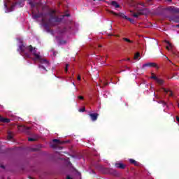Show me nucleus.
I'll use <instances>...</instances> for the list:
<instances>
[{
  "label": "nucleus",
  "instance_id": "1",
  "mask_svg": "<svg viewBox=\"0 0 179 179\" xmlns=\"http://www.w3.org/2000/svg\"><path fill=\"white\" fill-rule=\"evenodd\" d=\"M26 50L29 51V52H31L35 57V59L36 61H39L41 64L50 65V62H48L46 59L41 58L39 52H37V48L33 47L31 45L26 46V45L23 44V43H21V44L19 45V48H17V51H20L21 55H22V57L24 58H30V53L27 52Z\"/></svg>",
  "mask_w": 179,
  "mask_h": 179
},
{
  "label": "nucleus",
  "instance_id": "2",
  "mask_svg": "<svg viewBox=\"0 0 179 179\" xmlns=\"http://www.w3.org/2000/svg\"><path fill=\"white\" fill-rule=\"evenodd\" d=\"M38 17L42 18V23L43 24V26L48 33H52V30H51V28H50V26L51 24L49 21L47 20V15H43V13H38L36 14H34L33 13V19H38Z\"/></svg>",
  "mask_w": 179,
  "mask_h": 179
},
{
  "label": "nucleus",
  "instance_id": "3",
  "mask_svg": "<svg viewBox=\"0 0 179 179\" xmlns=\"http://www.w3.org/2000/svg\"><path fill=\"white\" fill-rule=\"evenodd\" d=\"M55 10H52L51 13H43V16H46V20L48 22H50L51 26H55V23H60V22H62V18H59L58 16L55 15Z\"/></svg>",
  "mask_w": 179,
  "mask_h": 179
},
{
  "label": "nucleus",
  "instance_id": "4",
  "mask_svg": "<svg viewBox=\"0 0 179 179\" xmlns=\"http://www.w3.org/2000/svg\"><path fill=\"white\" fill-rule=\"evenodd\" d=\"M137 13H134L132 14V16H134V17H139L141 15H146V13H148V8H146L140 9L139 7H137Z\"/></svg>",
  "mask_w": 179,
  "mask_h": 179
},
{
  "label": "nucleus",
  "instance_id": "5",
  "mask_svg": "<svg viewBox=\"0 0 179 179\" xmlns=\"http://www.w3.org/2000/svg\"><path fill=\"white\" fill-rule=\"evenodd\" d=\"M146 67L156 68V69H159V66L155 62H148L143 64L142 69H145Z\"/></svg>",
  "mask_w": 179,
  "mask_h": 179
},
{
  "label": "nucleus",
  "instance_id": "6",
  "mask_svg": "<svg viewBox=\"0 0 179 179\" xmlns=\"http://www.w3.org/2000/svg\"><path fill=\"white\" fill-rule=\"evenodd\" d=\"M23 2H24V0H17L15 3L12 4V6L8 10V12H12V10H13L16 5H19L20 8H22V6H23Z\"/></svg>",
  "mask_w": 179,
  "mask_h": 179
},
{
  "label": "nucleus",
  "instance_id": "7",
  "mask_svg": "<svg viewBox=\"0 0 179 179\" xmlns=\"http://www.w3.org/2000/svg\"><path fill=\"white\" fill-rule=\"evenodd\" d=\"M165 10H168L169 12H171V13H178V8L175 6H168L165 8Z\"/></svg>",
  "mask_w": 179,
  "mask_h": 179
},
{
  "label": "nucleus",
  "instance_id": "8",
  "mask_svg": "<svg viewBox=\"0 0 179 179\" xmlns=\"http://www.w3.org/2000/svg\"><path fill=\"white\" fill-rule=\"evenodd\" d=\"M115 167H116V169H120V170H124L125 169V167H127V165L121 162H116L115 164Z\"/></svg>",
  "mask_w": 179,
  "mask_h": 179
},
{
  "label": "nucleus",
  "instance_id": "9",
  "mask_svg": "<svg viewBox=\"0 0 179 179\" xmlns=\"http://www.w3.org/2000/svg\"><path fill=\"white\" fill-rule=\"evenodd\" d=\"M92 121H97V118H99V113H90L89 114Z\"/></svg>",
  "mask_w": 179,
  "mask_h": 179
},
{
  "label": "nucleus",
  "instance_id": "10",
  "mask_svg": "<svg viewBox=\"0 0 179 179\" xmlns=\"http://www.w3.org/2000/svg\"><path fill=\"white\" fill-rule=\"evenodd\" d=\"M110 13L115 16H119L120 17H122L123 19H128V17L122 13H116L114 11H110Z\"/></svg>",
  "mask_w": 179,
  "mask_h": 179
},
{
  "label": "nucleus",
  "instance_id": "11",
  "mask_svg": "<svg viewBox=\"0 0 179 179\" xmlns=\"http://www.w3.org/2000/svg\"><path fill=\"white\" fill-rule=\"evenodd\" d=\"M20 128H22V130L27 135H31L30 134V127H27L26 126H21Z\"/></svg>",
  "mask_w": 179,
  "mask_h": 179
},
{
  "label": "nucleus",
  "instance_id": "12",
  "mask_svg": "<svg viewBox=\"0 0 179 179\" xmlns=\"http://www.w3.org/2000/svg\"><path fill=\"white\" fill-rule=\"evenodd\" d=\"M122 41H125V43H127V47H131V44H134V41H131L128 38H123Z\"/></svg>",
  "mask_w": 179,
  "mask_h": 179
},
{
  "label": "nucleus",
  "instance_id": "13",
  "mask_svg": "<svg viewBox=\"0 0 179 179\" xmlns=\"http://www.w3.org/2000/svg\"><path fill=\"white\" fill-rule=\"evenodd\" d=\"M0 122H4L6 124H8V122H10V119L2 117V116H1L0 115Z\"/></svg>",
  "mask_w": 179,
  "mask_h": 179
},
{
  "label": "nucleus",
  "instance_id": "14",
  "mask_svg": "<svg viewBox=\"0 0 179 179\" xmlns=\"http://www.w3.org/2000/svg\"><path fill=\"white\" fill-rule=\"evenodd\" d=\"M52 142H54V143H57V145H64V143H68V141H61L58 139H53Z\"/></svg>",
  "mask_w": 179,
  "mask_h": 179
},
{
  "label": "nucleus",
  "instance_id": "15",
  "mask_svg": "<svg viewBox=\"0 0 179 179\" xmlns=\"http://www.w3.org/2000/svg\"><path fill=\"white\" fill-rule=\"evenodd\" d=\"M164 93H169V96L173 97L174 96V94L173 93V91H171L170 89H166V88H162Z\"/></svg>",
  "mask_w": 179,
  "mask_h": 179
},
{
  "label": "nucleus",
  "instance_id": "16",
  "mask_svg": "<svg viewBox=\"0 0 179 179\" xmlns=\"http://www.w3.org/2000/svg\"><path fill=\"white\" fill-rule=\"evenodd\" d=\"M129 163H131V164H134V166H139V162H136L135 159H129Z\"/></svg>",
  "mask_w": 179,
  "mask_h": 179
},
{
  "label": "nucleus",
  "instance_id": "17",
  "mask_svg": "<svg viewBox=\"0 0 179 179\" xmlns=\"http://www.w3.org/2000/svg\"><path fill=\"white\" fill-rule=\"evenodd\" d=\"M7 138L9 141H10L11 139H13V133L12 131H8Z\"/></svg>",
  "mask_w": 179,
  "mask_h": 179
},
{
  "label": "nucleus",
  "instance_id": "18",
  "mask_svg": "<svg viewBox=\"0 0 179 179\" xmlns=\"http://www.w3.org/2000/svg\"><path fill=\"white\" fill-rule=\"evenodd\" d=\"M111 5H112V6H114L115 8H120V4H118V3H117V1H111Z\"/></svg>",
  "mask_w": 179,
  "mask_h": 179
},
{
  "label": "nucleus",
  "instance_id": "19",
  "mask_svg": "<svg viewBox=\"0 0 179 179\" xmlns=\"http://www.w3.org/2000/svg\"><path fill=\"white\" fill-rule=\"evenodd\" d=\"M29 5L31 6V7L33 8H35V6H37V3H34L33 1H30L29 2Z\"/></svg>",
  "mask_w": 179,
  "mask_h": 179
},
{
  "label": "nucleus",
  "instance_id": "20",
  "mask_svg": "<svg viewBox=\"0 0 179 179\" xmlns=\"http://www.w3.org/2000/svg\"><path fill=\"white\" fill-rule=\"evenodd\" d=\"M156 82L158 83V85H163V83H164L163 80L159 78L157 79Z\"/></svg>",
  "mask_w": 179,
  "mask_h": 179
},
{
  "label": "nucleus",
  "instance_id": "21",
  "mask_svg": "<svg viewBox=\"0 0 179 179\" xmlns=\"http://www.w3.org/2000/svg\"><path fill=\"white\" fill-rule=\"evenodd\" d=\"M172 20H173V22H176V23H178V22H179V17H178V16L173 17L172 18Z\"/></svg>",
  "mask_w": 179,
  "mask_h": 179
},
{
  "label": "nucleus",
  "instance_id": "22",
  "mask_svg": "<svg viewBox=\"0 0 179 179\" xmlns=\"http://www.w3.org/2000/svg\"><path fill=\"white\" fill-rule=\"evenodd\" d=\"M141 57V53L136 52L134 55V59H138Z\"/></svg>",
  "mask_w": 179,
  "mask_h": 179
},
{
  "label": "nucleus",
  "instance_id": "23",
  "mask_svg": "<svg viewBox=\"0 0 179 179\" xmlns=\"http://www.w3.org/2000/svg\"><path fill=\"white\" fill-rule=\"evenodd\" d=\"M126 20H129V22H130V23H132L133 24H134V23H135V20H133V19H131L130 17H127V18H126Z\"/></svg>",
  "mask_w": 179,
  "mask_h": 179
},
{
  "label": "nucleus",
  "instance_id": "24",
  "mask_svg": "<svg viewBox=\"0 0 179 179\" xmlns=\"http://www.w3.org/2000/svg\"><path fill=\"white\" fill-rule=\"evenodd\" d=\"M139 5H141V6H143V8H146L145 3H142V2L137 3V6H139Z\"/></svg>",
  "mask_w": 179,
  "mask_h": 179
},
{
  "label": "nucleus",
  "instance_id": "25",
  "mask_svg": "<svg viewBox=\"0 0 179 179\" xmlns=\"http://www.w3.org/2000/svg\"><path fill=\"white\" fill-rule=\"evenodd\" d=\"M159 104H162V106H167V103L164 101H159Z\"/></svg>",
  "mask_w": 179,
  "mask_h": 179
},
{
  "label": "nucleus",
  "instance_id": "26",
  "mask_svg": "<svg viewBox=\"0 0 179 179\" xmlns=\"http://www.w3.org/2000/svg\"><path fill=\"white\" fill-rule=\"evenodd\" d=\"M78 111L80 113H85V111H86V108L83 107V108L79 109Z\"/></svg>",
  "mask_w": 179,
  "mask_h": 179
},
{
  "label": "nucleus",
  "instance_id": "27",
  "mask_svg": "<svg viewBox=\"0 0 179 179\" xmlns=\"http://www.w3.org/2000/svg\"><path fill=\"white\" fill-rule=\"evenodd\" d=\"M31 150L32 152H38V150H40V148H34Z\"/></svg>",
  "mask_w": 179,
  "mask_h": 179
},
{
  "label": "nucleus",
  "instance_id": "28",
  "mask_svg": "<svg viewBox=\"0 0 179 179\" xmlns=\"http://www.w3.org/2000/svg\"><path fill=\"white\" fill-rule=\"evenodd\" d=\"M175 67H173V71H179V67L178 66H176V64H173Z\"/></svg>",
  "mask_w": 179,
  "mask_h": 179
},
{
  "label": "nucleus",
  "instance_id": "29",
  "mask_svg": "<svg viewBox=\"0 0 179 179\" xmlns=\"http://www.w3.org/2000/svg\"><path fill=\"white\" fill-rule=\"evenodd\" d=\"M152 76H151V79H154V80H157V77L153 73H152Z\"/></svg>",
  "mask_w": 179,
  "mask_h": 179
},
{
  "label": "nucleus",
  "instance_id": "30",
  "mask_svg": "<svg viewBox=\"0 0 179 179\" xmlns=\"http://www.w3.org/2000/svg\"><path fill=\"white\" fill-rule=\"evenodd\" d=\"M28 141H29V142H34V141H36V138H29Z\"/></svg>",
  "mask_w": 179,
  "mask_h": 179
},
{
  "label": "nucleus",
  "instance_id": "31",
  "mask_svg": "<svg viewBox=\"0 0 179 179\" xmlns=\"http://www.w3.org/2000/svg\"><path fill=\"white\" fill-rule=\"evenodd\" d=\"M59 44H66V41L62 40L59 41Z\"/></svg>",
  "mask_w": 179,
  "mask_h": 179
},
{
  "label": "nucleus",
  "instance_id": "32",
  "mask_svg": "<svg viewBox=\"0 0 179 179\" xmlns=\"http://www.w3.org/2000/svg\"><path fill=\"white\" fill-rule=\"evenodd\" d=\"M69 66V64H66L65 72H68Z\"/></svg>",
  "mask_w": 179,
  "mask_h": 179
},
{
  "label": "nucleus",
  "instance_id": "33",
  "mask_svg": "<svg viewBox=\"0 0 179 179\" xmlns=\"http://www.w3.org/2000/svg\"><path fill=\"white\" fill-rule=\"evenodd\" d=\"M78 99H79L80 100H83L84 97L82 96H78Z\"/></svg>",
  "mask_w": 179,
  "mask_h": 179
},
{
  "label": "nucleus",
  "instance_id": "34",
  "mask_svg": "<svg viewBox=\"0 0 179 179\" xmlns=\"http://www.w3.org/2000/svg\"><path fill=\"white\" fill-rule=\"evenodd\" d=\"M65 16L67 17H69V16H71V15H69V14H66V15H63V17H65Z\"/></svg>",
  "mask_w": 179,
  "mask_h": 179
},
{
  "label": "nucleus",
  "instance_id": "35",
  "mask_svg": "<svg viewBox=\"0 0 179 179\" xmlns=\"http://www.w3.org/2000/svg\"><path fill=\"white\" fill-rule=\"evenodd\" d=\"M39 68H43L45 71V67L44 66H39Z\"/></svg>",
  "mask_w": 179,
  "mask_h": 179
},
{
  "label": "nucleus",
  "instance_id": "36",
  "mask_svg": "<svg viewBox=\"0 0 179 179\" xmlns=\"http://www.w3.org/2000/svg\"><path fill=\"white\" fill-rule=\"evenodd\" d=\"M77 79H78V80H81V78H80V76H78V77H77Z\"/></svg>",
  "mask_w": 179,
  "mask_h": 179
},
{
  "label": "nucleus",
  "instance_id": "37",
  "mask_svg": "<svg viewBox=\"0 0 179 179\" xmlns=\"http://www.w3.org/2000/svg\"><path fill=\"white\" fill-rule=\"evenodd\" d=\"M4 6L6 9H8V5H6V3H4Z\"/></svg>",
  "mask_w": 179,
  "mask_h": 179
},
{
  "label": "nucleus",
  "instance_id": "38",
  "mask_svg": "<svg viewBox=\"0 0 179 179\" xmlns=\"http://www.w3.org/2000/svg\"><path fill=\"white\" fill-rule=\"evenodd\" d=\"M176 121H177L178 122H179V117H178V116H176Z\"/></svg>",
  "mask_w": 179,
  "mask_h": 179
},
{
  "label": "nucleus",
  "instance_id": "39",
  "mask_svg": "<svg viewBox=\"0 0 179 179\" xmlns=\"http://www.w3.org/2000/svg\"><path fill=\"white\" fill-rule=\"evenodd\" d=\"M66 179H72L69 176H67Z\"/></svg>",
  "mask_w": 179,
  "mask_h": 179
},
{
  "label": "nucleus",
  "instance_id": "40",
  "mask_svg": "<svg viewBox=\"0 0 179 179\" xmlns=\"http://www.w3.org/2000/svg\"><path fill=\"white\" fill-rule=\"evenodd\" d=\"M72 85H73V86H74V87L76 86V85H75V83H74V82L72 83Z\"/></svg>",
  "mask_w": 179,
  "mask_h": 179
},
{
  "label": "nucleus",
  "instance_id": "41",
  "mask_svg": "<svg viewBox=\"0 0 179 179\" xmlns=\"http://www.w3.org/2000/svg\"><path fill=\"white\" fill-rule=\"evenodd\" d=\"M103 85H104V86H107V85H108V83H105Z\"/></svg>",
  "mask_w": 179,
  "mask_h": 179
},
{
  "label": "nucleus",
  "instance_id": "42",
  "mask_svg": "<svg viewBox=\"0 0 179 179\" xmlns=\"http://www.w3.org/2000/svg\"><path fill=\"white\" fill-rule=\"evenodd\" d=\"M1 169H5V166L3 165L1 166Z\"/></svg>",
  "mask_w": 179,
  "mask_h": 179
},
{
  "label": "nucleus",
  "instance_id": "43",
  "mask_svg": "<svg viewBox=\"0 0 179 179\" xmlns=\"http://www.w3.org/2000/svg\"><path fill=\"white\" fill-rule=\"evenodd\" d=\"M99 48H101L103 46L101 45H99Z\"/></svg>",
  "mask_w": 179,
  "mask_h": 179
},
{
  "label": "nucleus",
  "instance_id": "44",
  "mask_svg": "<svg viewBox=\"0 0 179 179\" xmlns=\"http://www.w3.org/2000/svg\"><path fill=\"white\" fill-rule=\"evenodd\" d=\"M167 43L169 44V45H171L170 44V42L167 41Z\"/></svg>",
  "mask_w": 179,
  "mask_h": 179
},
{
  "label": "nucleus",
  "instance_id": "45",
  "mask_svg": "<svg viewBox=\"0 0 179 179\" xmlns=\"http://www.w3.org/2000/svg\"><path fill=\"white\" fill-rule=\"evenodd\" d=\"M165 57L166 58V59H168V61H169V57H167V56H165Z\"/></svg>",
  "mask_w": 179,
  "mask_h": 179
},
{
  "label": "nucleus",
  "instance_id": "46",
  "mask_svg": "<svg viewBox=\"0 0 179 179\" xmlns=\"http://www.w3.org/2000/svg\"><path fill=\"white\" fill-rule=\"evenodd\" d=\"M127 61H131V59H130V58H128V59H127Z\"/></svg>",
  "mask_w": 179,
  "mask_h": 179
},
{
  "label": "nucleus",
  "instance_id": "47",
  "mask_svg": "<svg viewBox=\"0 0 179 179\" xmlns=\"http://www.w3.org/2000/svg\"><path fill=\"white\" fill-rule=\"evenodd\" d=\"M52 148H55V145H52Z\"/></svg>",
  "mask_w": 179,
  "mask_h": 179
},
{
  "label": "nucleus",
  "instance_id": "48",
  "mask_svg": "<svg viewBox=\"0 0 179 179\" xmlns=\"http://www.w3.org/2000/svg\"><path fill=\"white\" fill-rule=\"evenodd\" d=\"M171 1H173V0H168L169 2H171Z\"/></svg>",
  "mask_w": 179,
  "mask_h": 179
},
{
  "label": "nucleus",
  "instance_id": "49",
  "mask_svg": "<svg viewBox=\"0 0 179 179\" xmlns=\"http://www.w3.org/2000/svg\"><path fill=\"white\" fill-rule=\"evenodd\" d=\"M178 13H179V8H178Z\"/></svg>",
  "mask_w": 179,
  "mask_h": 179
},
{
  "label": "nucleus",
  "instance_id": "50",
  "mask_svg": "<svg viewBox=\"0 0 179 179\" xmlns=\"http://www.w3.org/2000/svg\"><path fill=\"white\" fill-rule=\"evenodd\" d=\"M167 50H169V46L166 47Z\"/></svg>",
  "mask_w": 179,
  "mask_h": 179
},
{
  "label": "nucleus",
  "instance_id": "51",
  "mask_svg": "<svg viewBox=\"0 0 179 179\" xmlns=\"http://www.w3.org/2000/svg\"><path fill=\"white\" fill-rule=\"evenodd\" d=\"M178 107L179 108V103H178Z\"/></svg>",
  "mask_w": 179,
  "mask_h": 179
},
{
  "label": "nucleus",
  "instance_id": "52",
  "mask_svg": "<svg viewBox=\"0 0 179 179\" xmlns=\"http://www.w3.org/2000/svg\"><path fill=\"white\" fill-rule=\"evenodd\" d=\"M92 173H94V171H92Z\"/></svg>",
  "mask_w": 179,
  "mask_h": 179
},
{
  "label": "nucleus",
  "instance_id": "53",
  "mask_svg": "<svg viewBox=\"0 0 179 179\" xmlns=\"http://www.w3.org/2000/svg\"><path fill=\"white\" fill-rule=\"evenodd\" d=\"M150 1H152V0H149Z\"/></svg>",
  "mask_w": 179,
  "mask_h": 179
},
{
  "label": "nucleus",
  "instance_id": "54",
  "mask_svg": "<svg viewBox=\"0 0 179 179\" xmlns=\"http://www.w3.org/2000/svg\"><path fill=\"white\" fill-rule=\"evenodd\" d=\"M178 27H179V24L178 25Z\"/></svg>",
  "mask_w": 179,
  "mask_h": 179
},
{
  "label": "nucleus",
  "instance_id": "55",
  "mask_svg": "<svg viewBox=\"0 0 179 179\" xmlns=\"http://www.w3.org/2000/svg\"><path fill=\"white\" fill-rule=\"evenodd\" d=\"M99 1H103V0H99Z\"/></svg>",
  "mask_w": 179,
  "mask_h": 179
},
{
  "label": "nucleus",
  "instance_id": "56",
  "mask_svg": "<svg viewBox=\"0 0 179 179\" xmlns=\"http://www.w3.org/2000/svg\"><path fill=\"white\" fill-rule=\"evenodd\" d=\"M93 1H96V0H93Z\"/></svg>",
  "mask_w": 179,
  "mask_h": 179
}]
</instances>
